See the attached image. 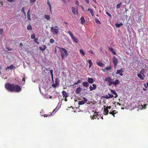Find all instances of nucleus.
<instances>
[{
    "label": "nucleus",
    "mask_w": 148,
    "mask_h": 148,
    "mask_svg": "<svg viewBox=\"0 0 148 148\" xmlns=\"http://www.w3.org/2000/svg\"><path fill=\"white\" fill-rule=\"evenodd\" d=\"M104 80L108 82V86H111L112 84L116 86L119 84L120 83L119 80L118 79H116L114 81H112L113 79L110 77L106 78Z\"/></svg>",
    "instance_id": "1"
},
{
    "label": "nucleus",
    "mask_w": 148,
    "mask_h": 148,
    "mask_svg": "<svg viewBox=\"0 0 148 148\" xmlns=\"http://www.w3.org/2000/svg\"><path fill=\"white\" fill-rule=\"evenodd\" d=\"M59 48L60 49L62 58L64 59L68 55V51L66 49L63 48L59 47Z\"/></svg>",
    "instance_id": "2"
},
{
    "label": "nucleus",
    "mask_w": 148,
    "mask_h": 148,
    "mask_svg": "<svg viewBox=\"0 0 148 148\" xmlns=\"http://www.w3.org/2000/svg\"><path fill=\"white\" fill-rule=\"evenodd\" d=\"M14 84H11L9 83H6L5 84V87L6 89L9 91L14 92Z\"/></svg>",
    "instance_id": "3"
},
{
    "label": "nucleus",
    "mask_w": 148,
    "mask_h": 148,
    "mask_svg": "<svg viewBox=\"0 0 148 148\" xmlns=\"http://www.w3.org/2000/svg\"><path fill=\"white\" fill-rule=\"evenodd\" d=\"M50 31L53 35L57 34L59 32V27L57 26L51 27Z\"/></svg>",
    "instance_id": "4"
},
{
    "label": "nucleus",
    "mask_w": 148,
    "mask_h": 148,
    "mask_svg": "<svg viewBox=\"0 0 148 148\" xmlns=\"http://www.w3.org/2000/svg\"><path fill=\"white\" fill-rule=\"evenodd\" d=\"M68 33L73 40V42L77 43H78L79 40L74 36L71 32L70 31H69Z\"/></svg>",
    "instance_id": "5"
},
{
    "label": "nucleus",
    "mask_w": 148,
    "mask_h": 148,
    "mask_svg": "<svg viewBox=\"0 0 148 148\" xmlns=\"http://www.w3.org/2000/svg\"><path fill=\"white\" fill-rule=\"evenodd\" d=\"M14 92H19L21 90V88L18 85H14Z\"/></svg>",
    "instance_id": "6"
},
{
    "label": "nucleus",
    "mask_w": 148,
    "mask_h": 148,
    "mask_svg": "<svg viewBox=\"0 0 148 148\" xmlns=\"http://www.w3.org/2000/svg\"><path fill=\"white\" fill-rule=\"evenodd\" d=\"M112 61L114 67L115 68L118 64V60L115 56H114L112 58Z\"/></svg>",
    "instance_id": "7"
},
{
    "label": "nucleus",
    "mask_w": 148,
    "mask_h": 148,
    "mask_svg": "<svg viewBox=\"0 0 148 148\" xmlns=\"http://www.w3.org/2000/svg\"><path fill=\"white\" fill-rule=\"evenodd\" d=\"M59 80L58 78H56L55 81V83H53L52 84V86L53 87H56L59 84Z\"/></svg>",
    "instance_id": "8"
},
{
    "label": "nucleus",
    "mask_w": 148,
    "mask_h": 148,
    "mask_svg": "<svg viewBox=\"0 0 148 148\" xmlns=\"http://www.w3.org/2000/svg\"><path fill=\"white\" fill-rule=\"evenodd\" d=\"M87 99L86 98L84 97V100L79 101L78 104L79 105L84 104L87 102Z\"/></svg>",
    "instance_id": "9"
},
{
    "label": "nucleus",
    "mask_w": 148,
    "mask_h": 148,
    "mask_svg": "<svg viewBox=\"0 0 148 148\" xmlns=\"http://www.w3.org/2000/svg\"><path fill=\"white\" fill-rule=\"evenodd\" d=\"M123 72V70L122 69H121L120 70H118L117 71V72L116 73V74H119L121 76H122L123 75V74H122V73Z\"/></svg>",
    "instance_id": "10"
},
{
    "label": "nucleus",
    "mask_w": 148,
    "mask_h": 148,
    "mask_svg": "<svg viewBox=\"0 0 148 148\" xmlns=\"http://www.w3.org/2000/svg\"><path fill=\"white\" fill-rule=\"evenodd\" d=\"M92 86L91 85L89 87V88H90V91H92L93 90H95L97 88L96 86V84H93L92 85Z\"/></svg>",
    "instance_id": "11"
},
{
    "label": "nucleus",
    "mask_w": 148,
    "mask_h": 148,
    "mask_svg": "<svg viewBox=\"0 0 148 148\" xmlns=\"http://www.w3.org/2000/svg\"><path fill=\"white\" fill-rule=\"evenodd\" d=\"M111 92L113 94L115 95V96L114 97V98H116L118 97V95L116 93V92L114 90H113L111 89H110Z\"/></svg>",
    "instance_id": "12"
},
{
    "label": "nucleus",
    "mask_w": 148,
    "mask_h": 148,
    "mask_svg": "<svg viewBox=\"0 0 148 148\" xmlns=\"http://www.w3.org/2000/svg\"><path fill=\"white\" fill-rule=\"evenodd\" d=\"M46 46L45 45H42L39 47V49L42 51H44L46 49Z\"/></svg>",
    "instance_id": "13"
},
{
    "label": "nucleus",
    "mask_w": 148,
    "mask_h": 148,
    "mask_svg": "<svg viewBox=\"0 0 148 148\" xmlns=\"http://www.w3.org/2000/svg\"><path fill=\"white\" fill-rule=\"evenodd\" d=\"M136 16H139L138 17V21H140L141 19V17L143 16L142 14H141L140 12H138L136 14Z\"/></svg>",
    "instance_id": "14"
},
{
    "label": "nucleus",
    "mask_w": 148,
    "mask_h": 148,
    "mask_svg": "<svg viewBox=\"0 0 148 148\" xmlns=\"http://www.w3.org/2000/svg\"><path fill=\"white\" fill-rule=\"evenodd\" d=\"M72 11L74 14H75L77 13V8H75L74 7H72Z\"/></svg>",
    "instance_id": "15"
},
{
    "label": "nucleus",
    "mask_w": 148,
    "mask_h": 148,
    "mask_svg": "<svg viewBox=\"0 0 148 148\" xmlns=\"http://www.w3.org/2000/svg\"><path fill=\"white\" fill-rule=\"evenodd\" d=\"M137 76L141 80H143L144 79V77H145L144 74H138Z\"/></svg>",
    "instance_id": "16"
},
{
    "label": "nucleus",
    "mask_w": 148,
    "mask_h": 148,
    "mask_svg": "<svg viewBox=\"0 0 148 148\" xmlns=\"http://www.w3.org/2000/svg\"><path fill=\"white\" fill-rule=\"evenodd\" d=\"M88 81L89 83L92 84L94 82V80L92 78L88 77Z\"/></svg>",
    "instance_id": "17"
},
{
    "label": "nucleus",
    "mask_w": 148,
    "mask_h": 148,
    "mask_svg": "<svg viewBox=\"0 0 148 148\" xmlns=\"http://www.w3.org/2000/svg\"><path fill=\"white\" fill-rule=\"evenodd\" d=\"M62 93L63 96V98H64V97H65V98H66L68 97L67 93L66 91H62Z\"/></svg>",
    "instance_id": "18"
},
{
    "label": "nucleus",
    "mask_w": 148,
    "mask_h": 148,
    "mask_svg": "<svg viewBox=\"0 0 148 148\" xmlns=\"http://www.w3.org/2000/svg\"><path fill=\"white\" fill-rule=\"evenodd\" d=\"M87 11H89L90 12V13H91L92 16H94V12H93V10L91 9H90L89 8Z\"/></svg>",
    "instance_id": "19"
},
{
    "label": "nucleus",
    "mask_w": 148,
    "mask_h": 148,
    "mask_svg": "<svg viewBox=\"0 0 148 148\" xmlns=\"http://www.w3.org/2000/svg\"><path fill=\"white\" fill-rule=\"evenodd\" d=\"M15 67V66L13 64L11 65L10 66H8L5 69V70H7L8 69H13Z\"/></svg>",
    "instance_id": "20"
},
{
    "label": "nucleus",
    "mask_w": 148,
    "mask_h": 148,
    "mask_svg": "<svg viewBox=\"0 0 148 148\" xmlns=\"http://www.w3.org/2000/svg\"><path fill=\"white\" fill-rule=\"evenodd\" d=\"M81 88L80 87L77 88L76 90V93L77 94H79L81 91Z\"/></svg>",
    "instance_id": "21"
},
{
    "label": "nucleus",
    "mask_w": 148,
    "mask_h": 148,
    "mask_svg": "<svg viewBox=\"0 0 148 148\" xmlns=\"http://www.w3.org/2000/svg\"><path fill=\"white\" fill-rule=\"evenodd\" d=\"M82 85L84 87H87L88 86L89 84L88 82H84L83 83Z\"/></svg>",
    "instance_id": "22"
},
{
    "label": "nucleus",
    "mask_w": 148,
    "mask_h": 148,
    "mask_svg": "<svg viewBox=\"0 0 148 148\" xmlns=\"http://www.w3.org/2000/svg\"><path fill=\"white\" fill-rule=\"evenodd\" d=\"M110 51L114 55H116V52L114 51L113 48L112 47L109 48Z\"/></svg>",
    "instance_id": "23"
},
{
    "label": "nucleus",
    "mask_w": 148,
    "mask_h": 148,
    "mask_svg": "<svg viewBox=\"0 0 148 148\" xmlns=\"http://www.w3.org/2000/svg\"><path fill=\"white\" fill-rule=\"evenodd\" d=\"M80 20L81 23L82 24H83L85 22V20L84 18V17H82L80 18Z\"/></svg>",
    "instance_id": "24"
},
{
    "label": "nucleus",
    "mask_w": 148,
    "mask_h": 148,
    "mask_svg": "<svg viewBox=\"0 0 148 148\" xmlns=\"http://www.w3.org/2000/svg\"><path fill=\"white\" fill-rule=\"evenodd\" d=\"M108 112V111L107 109V108H104V112L103 114L105 115H107Z\"/></svg>",
    "instance_id": "25"
},
{
    "label": "nucleus",
    "mask_w": 148,
    "mask_h": 148,
    "mask_svg": "<svg viewBox=\"0 0 148 148\" xmlns=\"http://www.w3.org/2000/svg\"><path fill=\"white\" fill-rule=\"evenodd\" d=\"M145 105L143 106L142 104L141 105H139L138 106L139 107L138 108H139L140 109H145L146 108Z\"/></svg>",
    "instance_id": "26"
},
{
    "label": "nucleus",
    "mask_w": 148,
    "mask_h": 148,
    "mask_svg": "<svg viewBox=\"0 0 148 148\" xmlns=\"http://www.w3.org/2000/svg\"><path fill=\"white\" fill-rule=\"evenodd\" d=\"M47 4L48 5L49 7L50 11H51V4L50 3V2L49 1V0H47Z\"/></svg>",
    "instance_id": "27"
},
{
    "label": "nucleus",
    "mask_w": 148,
    "mask_h": 148,
    "mask_svg": "<svg viewBox=\"0 0 148 148\" xmlns=\"http://www.w3.org/2000/svg\"><path fill=\"white\" fill-rule=\"evenodd\" d=\"M115 25L116 27H119L121 26L123 24L121 22L120 23H116Z\"/></svg>",
    "instance_id": "28"
},
{
    "label": "nucleus",
    "mask_w": 148,
    "mask_h": 148,
    "mask_svg": "<svg viewBox=\"0 0 148 148\" xmlns=\"http://www.w3.org/2000/svg\"><path fill=\"white\" fill-rule=\"evenodd\" d=\"M44 17L47 20H49L50 19V17L49 15H45Z\"/></svg>",
    "instance_id": "29"
},
{
    "label": "nucleus",
    "mask_w": 148,
    "mask_h": 148,
    "mask_svg": "<svg viewBox=\"0 0 148 148\" xmlns=\"http://www.w3.org/2000/svg\"><path fill=\"white\" fill-rule=\"evenodd\" d=\"M50 73L51 75V77L52 80L53 81V71L52 70H51L50 71Z\"/></svg>",
    "instance_id": "30"
},
{
    "label": "nucleus",
    "mask_w": 148,
    "mask_h": 148,
    "mask_svg": "<svg viewBox=\"0 0 148 148\" xmlns=\"http://www.w3.org/2000/svg\"><path fill=\"white\" fill-rule=\"evenodd\" d=\"M96 63L98 66H99L100 67L102 66H103V64L100 62H96Z\"/></svg>",
    "instance_id": "31"
},
{
    "label": "nucleus",
    "mask_w": 148,
    "mask_h": 148,
    "mask_svg": "<svg viewBox=\"0 0 148 148\" xmlns=\"http://www.w3.org/2000/svg\"><path fill=\"white\" fill-rule=\"evenodd\" d=\"M27 29L28 30H31L32 29V27L31 25H29L27 26Z\"/></svg>",
    "instance_id": "32"
},
{
    "label": "nucleus",
    "mask_w": 148,
    "mask_h": 148,
    "mask_svg": "<svg viewBox=\"0 0 148 148\" xmlns=\"http://www.w3.org/2000/svg\"><path fill=\"white\" fill-rule=\"evenodd\" d=\"M79 52L83 56H84L85 55V53L84 51L82 49L79 50Z\"/></svg>",
    "instance_id": "33"
},
{
    "label": "nucleus",
    "mask_w": 148,
    "mask_h": 148,
    "mask_svg": "<svg viewBox=\"0 0 148 148\" xmlns=\"http://www.w3.org/2000/svg\"><path fill=\"white\" fill-rule=\"evenodd\" d=\"M38 38H36L34 39V41L37 44H39V43L38 41Z\"/></svg>",
    "instance_id": "34"
},
{
    "label": "nucleus",
    "mask_w": 148,
    "mask_h": 148,
    "mask_svg": "<svg viewBox=\"0 0 148 148\" xmlns=\"http://www.w3.org/2000/svg\"><path fill=\"white\" fill-rule=\"evenodd\" d=\"M122 3L121 2L119 4H117L116 5V8L119 9L120 8L121 5L122 4Z\"/></svg>",
    "instance_id": "35"
},
{
    "label": "nucleus",
    "mask_w": 148,
    "mask_h": 148,
    "mask_svg": "<svg viewBox=\"0 0 148 148\" xmlns=\"http://www.w3.org/2000/svg\"><path fill=\"white\" fill-rule=\"evenodd\" d=\"M81 81L80 80H79L77 81V82H75L74 84L73 85H77L78 84H79L81 83Z\"/></svg>",
    "instance_id": "36"
},
{
    "label": "nucleus",
    "mask_w": 148,
    "mask_h": 148,
    "mask_svg": "<svg viewBox=\"0 0 148 148\" xmlns=\"http://www.w3.org/2000/svg\"><path fill=\"white\" fill-rule=\"evenodd\" d=\"M55 109H54V110H53V112H52V113H51V114H50L49 115V116L47 115V114H44V117H47V116H51L52 115V113L54 112L55 111Z\"/></svg>",
    "instance_id": "37"
},
{
    "label": "nucleus",
    "mask_w": 148,
    "mask_h": 148,
    "mask_svg": "<svg viewBox=\"0 0 148 148\" xmlns=\"http://www.w3.org/2000/svg\"><path fill=\"white\" fill-rule=\"evenodd\" d=\"M27 17L28 20H31L30 15L29 14H27Z\"/></svg>",
    "instance_id": "38"
},
{
    "label": "nucleus",
    "mask_w": 148,
    "mask_h": 148,
    "mask_svg": "<svg viewBox=\"0 0 148 148\" xmlns=\"http://www.w3.org/2000/svg\"><path fill=\"white\" fill-rule=\"evenodd\" d=\"M31 38L32 39H34L35 37V34H33L31 35Z\"/></svg>",
    "instance_id": "39"
},
{
    "label": "nucleus",
    "mask_w": 148,
    "mask_h": 148,
    "mask_svg": "<svg viewBox=\"0 0 148 148\" xmlns=\"http://www.w3.org/2000/svg\"><path fill=\"white\" fill-rule=\"evenodd\" d=\"M96 22L97 23H98L99 24H101V22L97 18H96L95 19Z\"/></svg>",
    "instance_id": "40"
},
{
    "label": "nucleus",
    "mask_w": 148,
    "mask_h": 148,
    "mask_svg": "<svg viewBox=\"0 0 148 148\" xmlns=\"http://www.w3.org/2000/svg\"><path fill=\"white\" fill-rule=\"evenodd\" d=\"M81 7L82 8V10L84 12H86L87 11V10H86V9H85L84 8V7H83V6L82 5H81Z\"/></svg>",
    "instance_id": "41"
},
{
    "label": "nucleus",
    "mask_w": 148,
    "mask_h": 148,
    "mask_svg": "<svg viewBox=\"0 0 148 148\" xmlns=\"http://www.w3.org/2000/svg\"><path fill=\"white\" fill-rule=\"evenodd\" d=\"M88 62L89 64V65L92 66V63L90 60H88Z\"/></svg>",
    "instance_id": "42"
},
{
    "label": "nucleus",
    "mask_w": 148,
    "mask_h": 148,
    "mask_svg": "<svg viewBox=\"0 0 148 148\" xmlns=\"http://www.w3.org/2000/svg\"><path fill=\"white\" fill-rule=\"evenodd\" d=\"M50 42L52 44L54 42V40L53 39H51L50 40Z\"/></svg>",
    "instance_id": "43"
},
{
    "label": "nucleus",
    "mask_w": 148,
    "mask_h": 148,
    "mask_svg": "<svg viewBox=\"0 0 148 148\" xmlns=\"http://www.w3.org/2000/svg\"><path fill=\"white\" fill-rule=\"evenodd\" d=\"M108 96L109 97H110V98H111L112 97H114L113 95H112L110 94H109L108 93Z\"/></svg>",
    "instance_id": "44"
},
{
    "label": "nucleus",
    "mask_w": 148,
    "mask_h": 148,
    "mask_svg": "<svg viewBox=\"0 0 148 148\" xmlns=\"http://www.w3.org/2000/svg\"><path fill=\"white\" fill-rule=\"evenodd\" d=\"M106 13L107 15H108L109 16H110V17H111V16H112L108 12H106Z\"/></svg>",
    "instance_id": "45"
},
{
    "label": "nucleus",
    "mask_w": 148,
    "mask_h": 148,
    "mask_svg": "<svg viewBox=\"0 0 148 148\" xmlns=\"http://www.w3.org/2000/svg\"><path fill=\"white\" fill-rule=\"evenodd\" d=\"M63 2L65 3H66L68 2L69 0H62Z\"/></svg>",
    "instance_id": "46"
},
{
    "label": "nucleus",
    "mask_w": 148,
    "mask_h": 148,
    "mask_svg": "<svg viewBox=\"0 0 148 148\" xmlns=\"http://www.w3.org/2000/svg\"><path fill=\"white\" fill-rule=\"evenodd\" d=\"M143 69H142L141 71H140V73L139 74H141V75H142V74H144L143 72Z\"/></svg>",
    "instance_id": "47"
},
{
    "label": "nucleus",
    "mask_w": 148,
    "mask_h": 148,
    "mask_svg": "<svg viewBox=\"0 0 148 148\" xmlns=\"http://www.w3.org/2000/svg\"><path fill=\"white\" fill-rule=\"evenodd\" d=\"M75 4L78 5V6H79V3L78 1H75Z\"/></svg>",
    "instance_id": "48"
},
{
    "label": "nucleus",
    "mask_w": 148,
    "mask_h": 148,
    "mask_svg": "<svg viewBox=\"0 0 148 148\" xmlns=\"http://www.w3.org/2000/svg\"><path fill=\"white\" fill-rule=\"evenodd\" d=\"M36 0H31L30 1V2L31 3H33L35 2Z\"/></svg>",
    "instance_id": "49"
},
{
    "label": "nucleus",
    "mask_w": 148,
    "mask_h": 148,
    "mask_svg": "<svg viewBox=\"0 0 148 148\" xmlns=\"http://www.w3.org/2000/svg\"><path fill=\"white\" fill-rule=\"evenodd\" d=\"M105 69L106 70H110V67H106L105 68Z\"/></svg>",
    "instance_id": "50"
},
{
    "label": "nucleus",
    "mask_w": 148,
    "mask_h": 148,
    "mask_svg": "<svg viewBox=\"0 0 148 148\" xmlns=\"http://www.w3.org/2000/svg\"><path fill=\"white\" fill-rule=\"evenodd\" d=\"M84 1L87 3H89V0H84Z\"/></svg>",
    "instance_id": "51"
},
{
    "label": "nucleus",
    "mask_w": 148,
    "mask_h": 148,
    "mask_svg": "<svg viewBox=\"0 0 148 148\" xmlns=\"http://www.w3.org/2000/svg\"><path fill=\"white\" fill-rule=\"evenodd\" d=\"M24 10H25V8H22L21 10V11L23 12H25V11H24Z\"/></svg>",
    "instance_id": "52"
},
{
    "label": "nucleus",
    "mask_w": 148,
    "mask_h": 148,
    "mask_svg": "<svg viewBox=\"0 0 148 148\" xmlns=\"http://www.w3.org/2000/svg\"><path fill=\"white\" fill-rule=\"evenodd\" d=\"M8 1L10 2H14V0H7Z\"/></svg>",
    "instance_id": "53"
},
{
    "label": "nucleus",
    "mask_w": 148,
    "mask_h": 148,
    "mask_svg": "<svg viewBox=\"0 0 148 148\" xmlns=\"http://www.w3.org/2000/svg\"><path fill=\"white\" fill-rule=\"evenodd\" d=\"M89 52L90 53H92V54H93L94 53L92 51V50H90Z\"/></svg>",
    "instance_id": "54"
},
{
    "label": "nucleus",
    "mask_w": 148,
    "mask_h": 148,
    "mask_svg": "<svg viewBox=\"0 0 148 148\" xmlns=\"http://www.w3.org/2000/svg\"><path fill=\"white\" fill-rule=\"evenodd\" d=\"M109 113L111 114H112V115H113L114 116V113H113L112 112H109Z\"/></svg>",
    "instance_id": "55"
},
{
    "label": "nucleus",
    "mask_w": 148,
    "mask_h": 148,
    "mask_svg": "<svg viewBox=\"0 0 148 148\" xmlns=\"http://www.w3.org/2000/svg\"><path fill=\"white\" fill-rule=\"evenodd\" d=\"M105 98L106 99H109L110 98V97H109L108 96V95H106L105 96Z\"/></svg>",
    "instance_id": "56"
},
{
    "label": "nucleus",
    "mask_w": 148,
    "mask_h": 148,
    "mask_svg": "<svg viewBox=\"0 0 148 148\" xmlns=\"http://www.w3.org/2000/svg\"><path fill=\"white\" fill-rule=\"evenodd\" d=\"M106 108H107V109L108 110V109H110L111 107L110 106H107Z\"/></svg>",
    "instance_id": "57"
},
{
    "label": "nucleus",
    "mask_w": 148,
    "mask_h": 148,
    "mask_svg": "<svg viewBox=\"0 0 148 148\" xmlns=\"http://www.w3.org/2000/svg\"><path fill=\"white\" fill-rule=\"evenodd\" d=\"M30 9H29L28 11V12H27V14H29V13H30Z\"/></svg>",
    "instance_id": "58"
},
{
    "label": "nucleus",
    "mask_w": 148,
    "mask_h": 148,
    "mask_svg": "<svg viewBox=\"0 0 148 148\" xmlns=\"http://www.w3.org/2000/svg\"><path fill=\"white\" fill-rule=\"evenodd\" d=\"M20 45V46L21 47V46H23V44H22V43H20V45Z\"/></svg>",
    "instance_id": "59"
},
{
    "label": "nucleus",
    "mask_w": 148,
    "mask_h": 148,
    "mask_svg": "<svg viewBox=\"0 0 148 148\" xmlns=\"http://www.w3.org/2000/svg\"><path fill=\"white\" fill-rule=\"evenodd\" d=\"M0 3L1 4V5H3V1H1L0 2Z\"/></svg>",
    "instance_id": "60"
},
{
    "label": "nucleus",
    "mask_w": 148,
    "mask_h": 148,
    "mask_svg": "<svg viewBox=\"0 0 148 148\" xmlns=\"http://www.w3.org/2000/svg\"><path fill=\"white\" fill-rule=\"evenodd\" d=\"M95 3H97V1L96 0H92Z\"/></svg>",
    "instance_id": "61"
},
{
    "label": "nucleus",
    "mask_w": 148,
    "mask_h": 148,
    "mask_svg": "<svg viewBox=\"0 0 148 148\" xmlns=\"http://www.w3.org/2000/svg\"><path fill=\"white\" fill-rule=\"evenodd\" d=\"M64 100L65 101H67V99L66 98H65V97H64Z\"/></svg>",
    "instance_id": "62"
},
{
    "label": "nucleus",
    "mask_w": 148,
    "mask_h": 148,
    "mask_svg": "<svg viewBox=\"0 0 148 148\" xmlns=\"http://www.w3.org/2000/svg\"><path fill=\"white\" fill-rule=\"evenodd\" d=\"M95 116H94L92 118V119H94L95 118Z\"/></svg>",
    "instance_id": "63"
},
{
    "label": "nucleus",
    "mask_w": 148,
    "mask_h": 148,
    "mask_svg": "<svg viewBox=\"0 0 148 148\" xmlns=\"http://www.w3.org/2000/svg\"><path fill=\"white\" fill-rule=\"evenodd\" d=\"M23 13L24 14V15L25 16V15H26V13H25V12H23Z\"/></svg>",
    "instance_id": "64"
}]
</instances>
